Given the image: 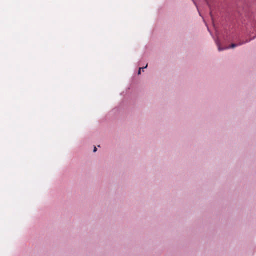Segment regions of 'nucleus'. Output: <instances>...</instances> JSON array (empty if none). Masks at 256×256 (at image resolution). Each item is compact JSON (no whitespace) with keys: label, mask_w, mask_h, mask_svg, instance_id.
<instances>
[{"label":"nucleus","mask_w":256,"mask_h":256,"mask_svg":"<svg viewBox=\"0 0 256 256\" xmlns=\"http://www.w3.org/2000/svg\"><path fill=\"white\" fill-rule=\"evenodd\" d=\"M147 66V65L145 66V67H143V68H139V70L138 71V74H140V72H141V69H144V68H146Z\"/></svg>","instance_id":"f03ea898"},{"label":"nucleus","mask_w":256,"mask_h":256,"mask_svg":"<svg viewBox=\"0 0 256 256\" xmlns=\"http://www.w3.org/2000/svg\"><path fill=\"white\" fill-rule=\"evenodd\" d=\"M97 150V148L96 146L94 147V152H96Z\"/></svg>","instance_id":"7ed1b4c3"},{"label":"nucleus","mask_w":256,"mask_h":256,"mask_svg":"<svg viewBox=\"0 0 256 256\" xmlns=\"http://www.w3.org/2000/svg\"><path fill=\"white\" fill-rule=\"evenodd\" d=\"M216 44H217V45L218 46V50L220 51V50H224V49H226V48H234L238 46H240V45H241L243 44V42L242 43H238V44H232L231 45H230L228 47H226V48H221L218 42H216Z\"/></svg>","instance_id":"f257e3e1"}]
</instances>
